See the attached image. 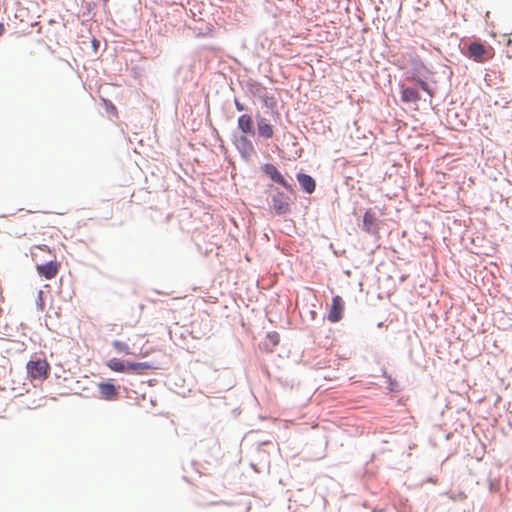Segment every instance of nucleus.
Segmentation results:
<instances>
[{
	"label": "nucleus",
	"instance_id": "6",
	"mask_svg": "<svg viewBox=\"0 0 512 512\" xmlns=\"http://www.w3.org/2000/svg\"><path fill=\"white\" fill-rule=\"evenodd\" d=\"M263 171L271 178L272 181L282 185L288 191L293 192L292 186L286 181L280 171L273 164H265Z\"/></svg>",
	"mask_w": 512,
	"mask_h": 512
},
{
	"label": "nucleus",
	"instance_id": "14",
	"mask_svg": "<svg viewBox=\"0 0 512 512\" xmlns=\"http://www.w3.org/2000/svg\"><path fill=\"white\" fill-rule=\"evenodd\" d=\"M106 366L113 372L127 373V362L118 358H111L106 362Z\"/></svg>",
	"mask_w": 512,
	"mask_h": 512
},
{
	"label": "nucleus",
	"instance_id": "16",
	"mask_svg": "<svg viewBox=\"0 0 512 512\" xmlns=\"http://www.w3.org/2000/svg\"><path fill=\"white\" fill-rule=\"evenodd\" d=\"M375 225L374 214L370 211H366L363 216V226L367 232H370Z\"/></svg>",
	"mask_w": 512,
	"mask_h": 512
},
{
	"label": "nucleus",
	"instance_id": "20",
	"mask_svg": "<svg viewBox=\"0 0 512 512\" xmlns=\"http://www.w3.org/2000/svg\"><path fill=\"white\" fill-rule=\"evenodd\" d=\"M4 30V25L0 22V36L3 34Z\"/></svg>",
	"mask_w": 512,
	"mask_h": 512
},
{
	"label": "nucleus",
	"instance_id": "15",
	"mask_svg": "<svg viewBox=\"0 0 512 512\" xmlns=\"http://www.w3.org/2000/svg\"><path fill=\"white\" fill-rule=\"evenodd\" d=\"M401 99L403 102H417L420 100V96H419V93L416 89L414 88H403L402 89V92H401Z\"/></svg>",
	"mask_w": 512,
	"mask_h": 512
},
{
	"label": "nucleus",
	"instance_id": "4",
	"mask_svg": "<svg viewBox=\"0 0 512 512\" xmlns=\"http://www.w3.org/2000/svg\"><path fill=\"white\" fill-rule=\"evenodd\" d=\"M291 199L283 192L278 191L272 198V206L275 212L279 215H284L290 212Z\"/></svg>",
	"mask_w": 512,
	"mask_h": 512
},
{
	"label": "nucleus",
	"instance_id": "13",
	"mask_svg": "<svg viewBox=\"0 0 512 512\" xmlns=\"http://www.w3.org/2000/svg\"><path fill=\"white\" fill-rule=\"evenodd\" d=\"M238 128L243 134H253V120L248 114H243L238 118Z\"/></svg>",
	"mask_w": 512,
	"mask_h": 512
},
{
	"label": "nucleus",
	"instance_id": "17",
	"mask_svg": "<svg viewBox=\"0 0 512 512\" xmlns=\"http://www.w3.org/2000/svg\"><path fill=\"white\" fill-rule=\"evenodd\" d=\"M267 339L269 340L270 344L275 347L279 344L280 342V336L277 332H269L267 334Z\"/></svg>",
	"mask_w": 512,
	"mask_h": 512
},
{
	"label": "nucleus",
	"instance_id": "8",
	"mask_svg": "<svg viewBox=\"0 0 512 512\" xmlns=\"http://www.w3.org/2000/svg\"><path fill=\"white\" fill-rule=\"evenodd\" d=\"M257 130L260 137L270 139L274 136L273 126L264 117H257Z\"/></svg>",
	"mask_w": 512,
	"mask_h": 512
},
{
	"label": "nucleus",
	"instance_id": "21",
	"mask_svg": "<svg viewBox=\"0 0 512 512\" xmlns=\"http://www.w3.org/2000/svg\"><path fill=\"white\" fill-rule=\"evenodd\" d=\"M104 2H108L109 0H103Z\"/></svg>",
	"mask_w": 512,
	"mask_h": 512
},
{
	"label": "nucleus",
	"instance_id": "19",
	"mask_svg": "<svg viewBox=\"0 0 512 512\" xmlns=\"http://www.w3.org/2000/svg\"><path fill=\"white\" fill-rule=\"evenodd\" d=\"M235 106H236L238 111L244 110V106L240 102H238V101H235Z\"/></svg>",
	"mask_w": 512,
	"mask_h": 512
},
{
	"label": "nucleus",
	"instance_id": "3",
	"mask_svg": "<svg viewBox=\"0 0 512 512\" xmlns=\"http://www.w3.org/2000/svg\"><path fill=\"white\" fill-rule=\"evenodd\" d=\"M466 55L476 62H485L492 58L493 49L491 47H486L479 42H472L468 45Z\"/></svg>",
	"mask_w": 512,
	"mask_h": 512
},
{
	"label": "nucleus",
	"instance_id": "18",
	"mask_svg": "<svg viewBox=\"0 0 512 512\" xmlns=\"http://www.w3.org/2000/svg\"><path fill=\"white\" fill-rule=\"evenodd\" d=\"M417 83H418V84L420 85V87H421L424 91H426V92H427L431 97L433 96L432 91L430 90V88H429L428 84H427L425 81H423V80H421V79H418V80H417Z\"/></svg>",
	"mask_w": 512,
	"mask_h": 512
},
{
	"label": "nucleus",
	"instance_id": "12",
	"mask_svg": "<svg viewBox=\"0 0 512 512\" xmlns=\"http://www.w3.org/2000/svg\"><path fill=\"white\" fill-rule=\"evenodd\" d=\"M297 180H298L301 188L306 193L311 194L314 192V190L316 188V183H315V180L310 175H307L304 173H299L297 175Z\"/></svg>",
	"mask_w": 512,
	"mask_h": 512
},
{
	"label": "nucleus",
	"instance_id": "9",
	"mask_svg": "<svg viewBox=\"0 0 512 512\" xmlns=\"http://www.w3.org/2000/svg\"><path fill=\"white\" fill-rule=\"evenodd\" d=\"M112 347L115 349L116 352L118 353H121V354H125V355H135L130 346L128 345V343L124 342V341H121V340H114L112 341L111 343ZM137 356H140V357H147L150 355V351H141L140 353L136 354Z\"/></svg>",
	"mask_w": 512,
	"mask_h": 512
},
{
	"label": "nucleus",
	"instance_id": "10",
	"mask_svg": "<svg viewBox=\"0 0 512 512\" xmlns=\"http://www.w3.org/2000/svg\"><path fill=\"white\" fill-rule=\"evenodd\" d=\"M100 397L105 400H113L117 396V388L110 382H101L98 384Z\"/></svg>",
	"mask_w": 512,
	"mask_h": 512
},
{
	"label": "nucleus",
	"instance_id": "11",
	"mask_svg": "<svg viewBox=\"0 0 512 512\" xmlns=\"http://www.w3.org/2000/svg\"><path fill=\"white\" fill-rule=\"evenodd\" d=\"M148 362H127V373L145 374L148 370L155 369Z\"/></svg>",
	"mask_w": 512,
	"mask_h": 512
},
{
	"label": "nucleus",
	"instance_id": "5",
	"mask_svg": "<svg viewBox=\"0 0 512 512\" xmlns=\"http://www.w3.org/2000/svg\"><path fill=\"white\" fill-rule=\"evenodd\" d=\"M344 311V301L341 296L336 295L332 299V305L328 313V320L332 323H336L342 319Z\"/></svg>",
	"mask_w": 512,
	"mask_h": 512
},
{
	"label": "nucleus",
	"instance_id": "1",
	"mask_svg": "<svg viewBox=\"0 0 512 512\" xmlns=\"http://www.w3.org/2000/svg\"><path fill=\"white\" fill-rule=\"evenodd\" d=\"M32 258L36 262V271L39 276L46 280L56 277L61 264L47 246H36L32 250Z\"/></svg>",
	"mask_w": 512,
	"mask_h": 512
},
{
	"label": "nucleus",
	"instance_id": "7",
	"mask_svg": "<svg viewBox=\"0 0 512 512\" xmlns=\"http://www.w3.org/2000/svg\"><path fill=\"white\" fill-rule=\"evenodd\" d=\"M234 143L244 157L248 158L254 153L253 144L245 135L236 138Z\"/></svg>",
	"mask_w": 512,
	"mask_h": 512
},
{
	"label": "nucleus",
	"instance_id": "2",
	"mask_svg": "<svg viewBox=\"0 0 512 512\" xmlns=\"http://www.w3.org/2000/svg\"><path fill=\"white\" fill-rule=\"evenodd\" d=\"M26 370L31 382L42 383L49 376L50 365L44 357L34 356L27 362Z\"/></svg>",
	"mask_w": 512,
	"mask_h": 512
}]
</instances>
